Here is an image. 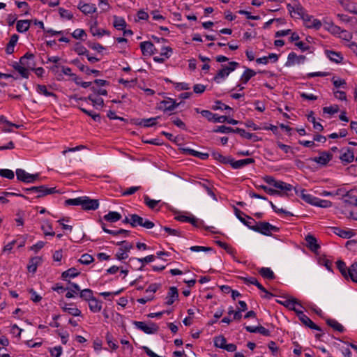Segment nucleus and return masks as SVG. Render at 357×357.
Instances as JSON below:
<instances>
[{
  "label": "nucleus",
  "instance_id": "40",
  "mask_svg": "<svg viewBox=\"0 0 357 357\" xmlns=\"http://www.w3.org/2000/svg\"><path fill=\"white\" fill-rule=\"evenodd\" d=\"M340 159L346 163H350L354 160V155L351 149H348L347 152L340 156Z\"/></svg>",
  "mask_w": 357,
  "mask_h": 357
},
{
  "label": "nucleus",
  "instance_id": "30",
  "mask_svg": "<svg viewBox=\"0 0 357 357\" xmlns=\"http://www.w3.org/2000/svg\"><path fill=\"white\" fill-rule=\"evenodd\" d=\"M259 273L265 279L274 280L275 275L270 268L262 267L259 270Z\"/></svg>",
  "mask_w": 357,
  "mask_h": 357
},
{
  "label": "nucleus",
  "instance_id": "45",
  "mask_svg": "<svg viewBox=\"0 0 357 357\" xmlns=\"http://www.w3.org/2000/svg\"><path fill=\"white\" fill-rule=\"evenodd\" d=\"M90 32L93 36L102 37L104 34L109 35V33L104 29H99L96 24L93 25L90 28Z\"/></svg>",
  "mask_w": 357,
  "mask_h": 357
},
{
  "label": "nucleus",
  "instance_id": "41",
  "mask_svg": "<svg viewBox=\"0 0 357 357\" xmlns=\"http://www.w3.org/2000/svg\"><path fill=\"white\" fill-rule=\"evenodd\" d=\"M13 68H15V70H16L20 74V75L22 77L26 78V79L29 77V70L27 68H26L22 65H20L17 63H15L13 64Z\"/></svg>",
  "mask_w": 357,
  "mask_h": 357
},
{
  "label": "nucleus",
  "instance_id": "17",
  "mask_svg": "<svg viewBox=\"0 0 357 357\" xmlns=\"http://www.w3.org/2000/svg\"><path fill=\"white\" fill-rule=\"evenodd\" d=\"M305 60V56L301 55L297 56L295 52H291L288 55L287 61L286 63V66L294 65V63H303Z\"/></svg>",
  "mask_w": 357,
  "mask_h": 357
},
{
  "label": "nucleus",
  "instance_id": "49",
  "mask_svg": "<svg viewBox=\"0 0 357 357\" xmlns=\"http://www.w3.org/2000/svg\"><path fill=\"white\" fill-rule=\"evenodd\" d=\"M144 199L145 204L151 209H154L160 202V200L151 199L148 195H144Z\"/></svg>",
  "mask_w": 357,
  "mask_h": 357
},
{
  "label": "nucleus",
  "instance_id": "63",
  "mask_svg": "<svg viewBox=\"0 0 357 357\" xmlns=\"http://www.w3.org/2000/svg\"><path fill=\"white\" fill-rule=\"evenodd\" d=\"M75 51L79 55H86L89 52L85 47H84L83 45H82L79 43H77L76 46L75 47Z\"/></svg>",
  "mask_w": 357,
  "mask_h": 357
},
{
  "label": "nucleus",
  "instance_id": "64",
  "mask_svg": "<svg viewBox=\"0 0 357 357\" xmlns=\"http://www.w3.org/2000/svg\"><path fill=\"white\" fill-rule=\"evenodd\" d=\"M51 356L53 357H59L62 353V347L61 346L55 347L50 349Z\"/></svg>",
  "mask_w": 357,
  "mask_h": 357
},
{
  "label": "nucleus",
  "instance_id": "16",
  "mask_svg": "<svg viewBox=\"0 0 357 357\" xmlns=\"http://www.w3.org/2000/svg\"><path fill=\"white\" fill-rule=\"evenodd\" d=\"M63 312H67L74 317H78L82 315V312L77 307H75L74 303H65L61 307Z\"/></svg>",
  "mask_w": 357,
  "mask_h": 357
},
{
  "label": "nucleus",
  "instance_id": "50",
  "mask_svg": "<svg viewBox=\"0 0 357 357\" xmlns=\"http://www.w3.org/2000/svg\"><path fill=\"white\" fill-rule=\"evenodd\" d=\"M199 184L206 190L207 193L212 197L214 199H216L215 195L212 190V185L208 181H206L204 183L199 182Z\"/></svg>",
  "mask_w": 357,
  "mask_h": 357
},
{
  "label": "nucleus",
  "instance_id": "32",
  "mask_svg": "<svg viewBox=\"0 0 357 357\" xmlns=\"http://www.w3.org/2000/svg\"><path fill=\"white\" fill-rule=\"evenodd\" d=\"M36 91L40 94H43L47 97L51 96L55 100H57V96L55 93L49 91L45 85L38 84L36 86Z\"/></svg>",
  "mask_w": 357,
  "mask_h": 357
},
{
  "label": "nucleus",
  "instance_id": "38",
  "mask_svg": "<svg viewBox=\"0 0 357 357\" xmlns=\"http://www.w3.org/2000/svg\"><path fill=\"white\" fill-rule=\"evenodd\" d=\"M103 218L109 222H116L121 218V215L118 212L110 211L109 213L105 215Z\"/></svg>",
  "mask_w": 357,
  "mask_h": 357
},
{
  "label": "nucleus",
  "instance_id": "61",
  "mask_svg": "<svg viewBox=\"0 0 357 357\" xmlns=\"http://www.w3.org/2000/svg\"><path fill=\"white\" fill-rule=\"evenodd\" d=\"M353 191L347 192V194L344 197L345 202H349L350 204H353L357 206V198L353 196Z\"/></svg>",
  "mask_w": 357,
  "mask_h": 357
},
{
  "label": "nucleus",
  "instance_id": "6",
  "mask_svg": "<svg viewBox=\"0 0 357 357\" xmlns=\"http://www.w3.org/2000/svg\"><path fill=\"white\" fill-rule=\"evenodd\" d=\"M234 213L237 218L245 225L252 229L253 225L256 224V221L251 217L245 215L236 207H234Z\"/></svg>",
  "mask_w": 357,
  "mask_h": 357
},
{
  "label": "nucleus",
  "instance_id": "9",
  "mask_svg": "<svg viewBox=\"0 0 357 357\" xmlns=\"http://www.w3.org/2000/svg\"><path fill=\"white\" fill-rule=\"evenodd\" d=\"M296 314L301 320V321L305 326H308L311 329L321 331V329L319 326L316 325L307 315H305L303 311H296Z\"/></svg>",
  "mask_w": 357,
  "mask_h": 357
},
{
  "label": "nucleus",
  "instance_id": "19",
  "mask_svg": "<svg viewBox=\"0 0 357 357\" xmlns=\"http://www.w3.org/2000/svg\"><path fill=\"white\" fill-rule=\"evenodd\" d=\"M34 58V55L31 53H26L23 56H22L20 59V65L26 67V68H32L34 66L33 62Z\"/></svg>",
  "mask_w": 357,
  "mask_h": 357
},
{
  "label": "nucleus",
  "instance_id": "2",
  "mask_svg": "<svg viewBox=\"0 0 357 357\" xmlns=\"http://www.w3.org/2000/svg\"><path fill=\"white\" fill-rule=\"evenodd\" d=\"M238 66L239 63L236 61L229 62L228 66H222V69H220L213 77L214 81L219 83L220 79H224L227 77L230 73L233 72Z\"/></svg>",
  "mask_w": 357,
  "mask_h": 357
},
{
  "label": "nucleus",
  "instance_id": "20",
  "mask_svg": "<svg viewBox=\"0 0 357 357\" xmlns=\"http://www.w3.org/2000/svg\"><path fill=\"white\" fill-rule=\"evenodd\" d=\"M182 151L184 154L197 157L202 160H206L209 156L207 153H201L190 148H183Z\"/></svg>",
  "mask_w": 357,
  "mask_h": 357
},
{
  "label": "nucleus",
  "instance_id": "46",
  "mask_svg": "<svg viewBox=\"0 0 357 357\" xmlns=\"http://www.w3.org/2000/svg\"><path fill=\"white\" fill-rule=\"evenodd\" d=\"M159 118L160 116H156L150 119H142L141 122L139 124L142 125L144 127H151L157 124V120Z\"/></svg>",
  "mask_w": 357,
  "mask_h": 357
},
{
  "label": "nucleus",
  "instance_id": "55",
  "mask_svg": "<svg viewBox=\"0 0 357 357\" xmlns=\"http://www.w3.org/2000/svg\"><path fill=\"white\" fill-rule=\"evenodd\" d=\"M94 260L93 257L89 254H84L81 256V258L78 261L84 265H89Z\"/></svg>",
  "mask_w": 357,
  "mask_h": 357
},
{
  "label": "nucleus",
  "instance_id": "12",
  "mask_svg": "<svg viewBox=\"0 0 357 357\" xmlns=\"http://www.w3.org/2000/svg\"><path fill=\"white\" fill-rule=\"evenodd\" d=\"M319 154V157H314L312 160L321 165H326L333 158V155L329 152L322 151Z\"/></svg>",
  "mask_w": 357,
  "mask_h": 357
},
{
  "label": "nucleus",
  "instance_id": "14",
  "mask_svg": "<svg viewBox=\"0 0 357 357\" xmlns=\"http://www.w3.org/2000/svg\"><path fill=\"white\" fill-rule=\"evenodd\" d=\"M140 48L144 55H152L157 52L151 42L144 41L140 43Z\"/></svg>",
  "mask_w": 357,
  "mask_h": 357
},
{
  "label": "nucleus",
  "instance_id": "18",
  "mask_svg": "<svg viewBox=\"0 0 357 357\" xmlns=\"http://www.w3.org/2000/svg\"><path fill=\"white\" fill-rule=\"evenodd\" d=\"M178 105V104L176 103L175 101L172 99H169L167 100L161 101L159 108L164 112H168L174 110Z\"/></svg>",
  "mask_w": 357,
  "mask_h": 357
},
{
  "label": "nucleus",
  "instance_id": "44",
  "mask_svg": "<svg viewBox=\"0 0 357 357\" xmlns=\"http://www.w3.org/2000/svg\"><path fill=\"white\" fill-rule=\"evenodd\" d=\"M114 26L119 30H123L126 26L125 20L123 17L114 16Z\"/></svg>",
  "mask_w": 357,
  "mask_h": 357
},
{
  "label": "nucleus",
  "instance_id": "10",
  "mask_svg": "<svg viewBox=\"0 0 357 357\" xmlns=\"http://www.w3.org/2000/svg\"><path fill=\"white\" fill-rule=\"evenodd\" d=\"M241 280L245 283V284H252L255 285L259 290L264 292L266 295L264 296V298H270L273 296V294L269 293L258 281L254 277H250V278H241Z\"/></svg>",
  "mask_w": 357,
  "mask_h": 357
},
{
  "label": "nucleus",
  "instance_id": "7",
  "mask_svg": "<svg viewBox=\"0 0 357 357\" xmlns=\"http://www.w3.org/2000/svg\"><path fill=\"white\" fill-rule=\"evenodd\" d=\"M16 176L17 180L24 183H33L39 176L38 174H31L22 169H17L16 170Z\"/></svg>",
  "mask_w": 357,
  "mask_h": 357
},
{
  "label": "nucleus",
  "instance_id": "27",
  "mask_svg": "<svg viewBox=\"0 0 357 357\" xmlns=\"http://www.w3.org/2000/svg\"><path fill=\"white\" fill-rule=\"evenodd\" d=\"M278 302L283 305L284 306L288 307L289 309L295 311L296 312V311H298V310L296 308V305L301 306L298 300L296 298L286 299L284 301Z\"/></svg>",
  "mask_w": 357,
  "mask_h": 357
},
{
  "label": "nucleus",
  "instance_id": "58",
  "mask_svg": "<svg viewBox=\"0 0 357 357\" xmlns=\"http://www.w3.org/2000/svg\"><path fill=\"white\" fill-rule=\"evenodd\" d=\"M83 197L75 198V199H68L66 200L65 204L68 206H81L82 202Z\"/></svg>",
  "mask_w": 357,
  "mask_h": 357
},
{
  "label": "nucleus",
  "instance_id": "48",
  "mask_svg": "<svg viewBox=\"0 0 357 357\" xmlns=\"http://www.w3.org/2000/svg\"><path fill=\"white\" fill-rule=\"evenodd\" d=\"M79 100H90L92 102L93 106H100L102 107L104 105V100L102 98H100L98 99L94 98L92 96H89L86 98H79Z\"/></svg>",
  "mask_w": 357,
  "mask_h": 357
},
{
  "label": "nucleus",
  "instance_id": "33",
  "mask_svg": "<svg viewBox=\"0 0 357 357\" xmlns=\"http://www.w3.org/2000/svg\"><path fill=\"white\" fill-rule=\"evenodd\" d=\"M30 22L28 20L17 21L16 24L17 31L20 33L26 31L29 29Z\"/></svg>",
  "mask_w": 357,
  "mask_h": 357
},
{
  "label": "nucleus",
  "instance_id": "42",
  "mask_svg": "<svg viewBox=\"0 0 357 357\" xmlns=\"http://www.w3.org/2000/svg\"><path fill=\"white\" fill-rule=\"evenodd\" d=\"M79 296L84 301H89L94 298L93 291L90 289H85L79 291Z\"/></svg>",
  "mask_w": 357,
  "mask_h": 357
},
{
  "label": "nucleus",
  "instance_id": "4",
  "mask_svg": "<svg viewBox=\"0 0 357 357\" xmlns=\"http://www.w3.org/2000/svg\"><path fill=\"white\" fill-rule=\"evenodd\" d=\"M133 324L137 327V328L142 331L146 334H154L156 333L159 330L158 326L153 322H149V324H146L143 321H135Z\"/></svg>",
  "mask_w": 357,
  "mask_h": 357
},
{
  "label": "nucleus",
  "instance_id": "59",
  "mask_svg": "<svg viewBox=\"0 0 357 357\" xmlns=\"http://www.w3.org/2000/svg\"><path fill=\"white\" fill-rule=\"evenodd\" d=\"M78 68L79 70L82 72H84L87 75H90L91 73H93L96 75H98L100 74V71L98 70H91L89 67L85 66L84 65L79 63L78 66Z\"/></svg>",
  "mask_w": 357,
  "mask_h": 357
},
{
  "label": "nucleus",
  "instance_id": "28",
  "mask_svg": "<svg viewBox=\"0 0 357 357\" xmlns=\"http://www.w3.org/2000/svg\"><path fill=\"white\" fill-rule=\"evenodd\" d=\"M19 36L17 34H13L11 36L8 43L7 44L6 52L8 54H11L14 52V48L17 43Z\"/></svg>",
  "mask_w": 357,
  "mask_h": 357
},
{
  "label": "nucleus",
  "instance_id": "5",
  "mask_svg": "<svg viewBox=\"0 0 357 357\" xmlns=\"http://www.w3.org/2000/svg\"><path fill=\"white\" fill-rule=\"evenodd\" d=\"M131 226L136 227L137 226H142L146 229H151L154 227V223L149 220H144L137 214L130 215Z\"/></svg>",
  "mask_w": 357,
  "mask_h": 357
},
{
  "label": "nucleus",
  "instance_id": "35",
  "mask_svg": "<svg viewBox=\"0 0 357 357\" xmlns=\"http://www.w3.org/2000/svg\"><path fill=\"white\" fill-rule=\"evenodd\" d=\"M339 3L345 10L357 15V7L355 5H351L350 3L346 0H339Z\"/></svg>",
  "mask_w": 357,
  "mask_h": 357
},
{
  "label": "nucleus",
  "instance_id": "26",
  "mask_svg": "<svg viewBox=\"0 0 357 357\" xmlns=\"http://www.w3.org/2000/svg\"><path fill=\"white\" fill-rule=\"evenodd\" d=\"M305 241L307 242V247H309L312 251H316L320 248L319 245L317 244V238L312 235H307L305 236Z\"/></svg>",
  "mask_w": 357,
  "mask_h": 357
},
{
  "label": "nucleus",
  "instance_id": "37",
  "mask_svg": "<svg viewBox=\"0 0 357 357\" xmlns=\"http://www.w3.org/2000/svg\"><path fill=\"white\" fill-rule=\"evenodd\" d=\"M256 75V72L250 68H245L241 77V81L246 84L252 77Z\"/></svg>",
  "mask_w": 357,
  "mask_h": 357
},
{
  "label": "nucleus",
  "instance_id": "24",
  "mask_svg": "<svg viewBox=\"0 0 357 357\" xmlns=\"http://www.w3.org/2000/svg\"><path fill=\"white\" fill-rule=\"evenodd\" d=\"M325 54L331 61L337 63H340L343 59L340 52H335L333 50H326Z\"/></svg>",
  "mask_w": 357,
  "mask_h": 357
},
{
  "label": "nucleus",
  "instance_id": "25",
  "mask_svg": "<svg viewBox=\"0 0 357 357\" xmlns=\"http://www.w3.org/2000/svg\"><path fill=\"white\" fill-rule=\"evenodd\" d=\"M70 287H66V290L68 292L66 294V297L68 298H71L75 296V294H77L80 291V288L78 284L74 282H70L69 281Z\"/></svg>",
  "mask_w": 357,
  "mask_h": 357
},
{
  "label": "nucleus",
  "instance_id": "8",
  "mask_svg": "<svg viewBox=\"0 0 357 357\" xmlns=\"http://www.w3.org/2000/svg\"><path fill=\"white\" fill-rule=\"evenodd\" d=\"M99 206V202L98 199H90L89 197H83L82 202V208L83 210H96Z\"/></svg>",
  "mask_w": 357,
  "mask_h": 357
},
{
  "label": "nucleus",
  "instance_id": "21",
  "mask_svg": "<svg viewBox=\"0 0 357 357\" xmlns=\"http://www.w3.org/2000/svg\"><path fill=\"white\" fill-rule=\"evenodd\" d=\"M255 162V160L253 158H245L239 160H234L232 158V162H230V165L234 169H240L247 165L252 164Z\"/></svg>",
  "mask_w": 357,
  "mask_h": 357
},
{
  "label": "nucleus",
  "instance_id": "15",
  "mask_svg": "<svg viewBox=\"0 0 357 357\" xmlns=\"http://www.w3.org/2000/svg\"><path fill=\"white\" fill-rule=\"evenodd\" d=\"M178 298V289L176 287H171L169 289L168 294L165 298L166 302L165 303L168 305H171L174 303V302L177 300Z\"/></svg>",
  "mask_w": 357,
  "mask_h": 357
},
{
  "label": "nucleus",
  "instance_id": "39",
  "mask_svg": "<svg viewBox=\"0 0 357 357\" xmlns=\"http://www.w3.org/2000/svg\"><path fill=\"white\" fill-rule=\"evenodd\" d=\"M326 324L329 326L333 328L334 330L339 331L340 333H342L344 331V326L341 324H340L337 321H336L335 319H328L326 320Z\"/></svg>",
  "mask_w": 357,
  "mask_h": 357
},
{
  "label": "nucleus",
  "instance_id": "11",
  "mask_svg": "<svg viewBox=\"0 0 357 357\" xmlns=\"http://www.w3.org/2000/svg\"><path fill=\"white\" fill-rule=\"evenodd\" d=\"M77 8L84 15L92 14L97 11V8L95 4L86 3L82 1L79 3Z\"/></svg>",
  "mask_w": 357,
  "mask_h": 357
},
{
  "label": "nucleus",
  "instance_id": "51",
  "mask_svg": "<svg viewBox=\"0 0 357 357\" xmlns=\"http://www.w3.org/2000/svg\"><path fill=\"white\" fill-rule=\"evenodd\" d=\"M275 188L287 192L291 191L293 188V186L291 184L287 183L284 181H278Z\"/></svg>",
  "mask_w": 357,
  "mask_h": 357
},
{
  "label": "nucleus",
  "instance_id": "36",
  "mask_svg": "<svg viewBox=\"0 0 357 357\" xmlns=\"http://www.w3.org/2000/svg\"><path fill=\"white\" fill-rule=\"evenodd\" d=\"M80 274L77 268L73 267L64 271L61 274V278L64 280H67L68 278H75Z\"/></svg>",
  "mask_w": 357,
  "mask_h": 357
},
{
  "label": "nucleus",
  "instance_id": "29",
  "mask_svg": "<svg viewBox=\"0 0 357 357\" xmlns=\"http://www.w3.org/2000/svg\"><path fill=\"white\" fill-rule=\"evenodd\" d=\"M41 262L42 258L40 257H35L31 258L27 266L28 271L31 273H35L36 271L38 265Z\"/></svg>",
  "mask_w": 357,
  "mask_h": 357
},
{
  "label": "nucleus",
  "instance_id": "3",
  "mask_svg": "<svg viewBox=\"0 0 357 357\" xmlns=\"http://www.w3.org/2000/svg\"><path fill=\"white\" fill-rule=\"evenodd\" d=\"M26 192H33L37 193L36 198H40L47 195L57 192L55 188H47L46 185L33 186L29 188L24 189Z\"/></svg>",
  "mask_w": 357,
  "mask_h": 357
},
{
  "label": "nucleus",
  "instance_id": "47",
  "mask_svg": "<svg viewBox=\"0 0 357 357\" xmlns=\"http://www.w3.org/2000/svg\"><path fill=\"white\" fill-rule=\"evenodd\" d=\"M227 344L226 338L223 335H219L214 338V345L216 347L223 349Z\"/></svg>",
  "mask_w": 357,
  "mask_h": 357
},
{
  "label": "nucleus",
  "instance_id": "52",
  "mask_svg": "<svg viewBox=\"0 0 357 357\" xmlns=\"http://www.w3.org/2000/svg\"><path fill=\"white\" fill-rule=\"evenodd\" d=\"M349 278L354 282H357V262H354L350 266Z\"/></svg>",
  "mask_w": 357,
  "mask_h": 357
},
{
  "label": "nucleus",
  "instance_id": "56",
  "mask_svg": "<svg viewBox=\"0 0 357 357\" xmlns=\"http://www.w3.org/2000/svg\"><path fill=\"white\" fill-rule=\"evenodd\" d=\"M175 219L180 222H190L193 225H196V219L194 218L188 217L183 215H179L175 217Z\"/></svg>",
  "mask_w": 357,
  "mask_h": 357
},
{
  "label": "nucleus",
  "instance_id": "34",
  "mask_svg": "<svg viewBox=\"0 0 357 357\" xmlns=\"http://www.w3.org/2000/svg\"><path fill=\"white\" fill-rule=\"evenodd\" d=\"M212 156L215 160L220 161L222 164H229L230 162H232L231 157H225L223 156L221 153L216 151H213L211 153Z\"/></svg>",
  "mask_w": 357,
  "mask_h": 357
},
{
  "label": "nucleus",
  "instance_id": "43",
  "mask_svg": "<svg viewBox=\"0 0 357 357\" xmlns=\"http://www.w3.org/2000/svg\"><path fill=\"white\" fill-rule=\"evenodd\" d=\"M213 122H218V123H225L227 122L229 124L232 125H236L238 123V121L237 120L230 119L227 117V116H216V119H214Z\"/></svg>",
  "mask_w": 357,
  "mask_h": 357
},
{
  "label": "nucleus",
  "instance_id": "53",
  "mask_svg": "<svg viewBox=\"0 0 357 357\" xmlns=\"http://www.w3.org/2000/svg\"><path fill=\"white\" fill-rule=\"evenodd\" d=\"M234 132L238 133L241 137L248 139H252V137H256L255 134L248 132L245 130L239 128H235Z\"/></svg>",
  "mask_w": 357,
  "mask_h": 357
},
{
  "label": "nucleus",
  "instance_id": "13",
  "mask_svg": "<svg viewBox=\"0 0 357 357\" xmlns=\"http://www.w3.org/2000/svg\"><path fill=\"white\" fill-rule=\"evenodd\" d=\"M287 9L289 11V13H294L298 17H301L303 20H306L305 10L300 3H295L294 6L288 4Z\"/></svg>",
  "mask_w": 357,
  "mask_h": 357
},
{
  "label": "nucleus",
  "instance_id": "22",
  "mask_svg": "<svg viewBox=\"0 0 357 357\" xmlns=\"http://www.w3.org/2000/svg\"><path fill=\"white\" fill-rule=\"evenodd\" d=\"M331 230L335 234L343 238H350L354 235L352 230H344L340 227H331Z\"/></svg>",
  "mask_w": 357,
  "mask_h": 357
},
{
  "label": "nucleus",
  "instance_id": "57",
  "mask_svg": "<svg viewBox=\"0 0 357 357\" xmlns=\"http://www.w3.org/2000/svg\"><path fill=\"white\" fill-rule=\"evenodd\" d=\"M213 132L220 133L234 132L235 128H233L231 127H227L226 126H220L216 129H215Z\"/></svg>",
  "mask_w": 357,
  "mask_h": 357
},
{
  "label": "nucleus",
  "instance_id": "23",
  "mask_svg": "<svg viewBox=\"0 0 357 357\" xmlns=\"http://www.w3.org/2000/svg\"><path fill=\"white\" fill-rule=\"evenodd\" d=\"M337 268H338L339 271L341 273L342 276L346 279H349V275H350V266L349 268L347 267L346 264L342 261L338 260L336 262Z\"/></svg>",
  "mask_w": 357,
  "mask_h": 357
},
{
  "label": "nucleus",
  "instance_id": "54",
  "mask_svg": "<svg viewBox=\"0 0 357 357\" xmlns=\"http://www.w3.org/2000/svg\"><path fill=\"white\" fill-rule=\"evenodd\" d=\"M257 188L264 190L266 193H268L270 195H282L280 191H279L278 190L273 189V188H268L267 186L264 185L257 186Z\"/></svg>",
  "mask_w": 357,
  "mask_h": 357
},
{
  "label": "nucleus",
  "instance_id": "1",
  "mask_svg": "<svg viewBox=\"0 0 357 357\" xmlns=\"http://www.w3.org/2000/svg\"><path fill=\"white\" fill-rule=\"evenodd\" d=\"M252 229L266 236H270L272 231L277 232L279 231L278 227L266 222H256V224L253 225Z\"/></svg>",
  "mask_w": 357,
  "mask_h": 357
},
{
  "label": "nucleus",
  "instance_id": "31",
  "mask_svg": "<svg viewBox=\"0 0 357 357\" xmlns=\"http://www.w3.org/2000/svg\"><path fill=\"white\" fill-rule=\"evenodd\" d=\"M89 309L93 312H98L102 309V303L97 298H94L89 301Z\"/></svg>",
  "mask_w": 357,
  "mask_h": 357
},
{
  "label": "nucleus",
  "instance_id": "62",
  "mask_svg": "<svg viewBox=\"0 0 357 357\" xmlns=\"http://www.w3.org/2000/svg\"><path fill=\"white\" fill-rule=\"evenodd\" d=\"M59 14L62 18L71 20L73 17V15L70 11L62 8H59Z\"/></svg>",
  "mask_w": 357,
  "mask_h": 357
},
{
  "label": "nucleus",
  "instance_id": "60",
  "mask_svg": "<svg viewBox=\"0 0 357 357\" xmlns=\"http://www.w3.org/2000/svg\"><path fill=\"white\" fill-rule=\"evenodd\" d=\"M0 176L8 179H13L15 176L14 172L8 169H0Z\"/></svg>",
  "mask_w": 357,
  "mask_h": 357
}]
</instances>
